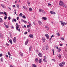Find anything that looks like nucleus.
Here are the masks:
<instances>
[{"label":"nucleus","instance_id":"nucleus-1","mask_svg":"<svg viewBox=\"0 0 67 67\" xmlns=\"http://www.w3.org/2000/svg\"><path fill=\"white\" fill-rule=\"evenodd\" d=\"M59 4L60 6H63L64 5V3L63 2L60 1L59 3Z\"/></svg>","mask_w":67,"mask_h":67},{"label":"nucleus","instance_id":"nucleus-2","mask_svg":"<svg viewBox=\"0 0 67 67\" xmlns=\"http://www.w3.org/2000/svg\"><path fill=\"white\" fill-rule=\"evenodd\" d=\"M46 60V56H44V59H43V61H44V62H47V61Z\"/></svg>","mask_w":67,"mask_h":67},{"label":"nucleus","instance_id":"nucleus-3","mask_svg":"<svg viewBox=\"0 0 67 67\" xmlns=\"http://www.w3.org/2000/svg\"><path fill=\"white\" fill-rule=\"evenodd\" d=\"M45 36L46 37L47 40H48V38H49V36H48V35L47 34H45Z\"/></svg>","mask_w":67,"mask_h":67},{"label":"nucleus","instance_id":"nucleus-4","mask_svg":"<svg viewBox=\"0 0 67 67\" xmlns=\"http://www.w3.org/2000/svg\"><path fill=\"white\" fill-rule=\"evenodd\" d=\"M1 6L3 8H4V9H5L6 7L4 5V4H1Z\"/></svg>","mask_w":67,"mask_h":67},{"label":"nucleus","instance_id":"nucleus-5","mask_svg":"<svg viewBox=\"0 0 67 67\" xmlns=\"http://www.w3.org/2000/svg\"><path fill=\"white\" fill-rule=\"evenodd\" d=\"M29 39H27V41L26 42H25V45H27V43H28V42H29Z\"/></svg>","mask_w":67,"mask_h":67},{"label":"nucleus","instance_id":"nucleus-6","mask_svg":"<svg viewBox=\"0 0 67 67\" xmlns=\"http://www.w3.org/2000/svg\"><path fill=\"white\" fill-rule=\"evenodd\" d=\"M50 13H51L52 14H56L55 12L52 11H51L50 12Z\"/></svg>","mask_w":67,"mask_h":67},{"label":"nucleus","instance_id":"nucleus-7","mask_svg":"<svg viewBox=\"0 0 67 67\" xmlns=\"http://www.w3.org/2000/svg\"><path fill=\"white\" fill-rule=\"evenodd\" d=\"M29 36L30 37V38H33V35H32L31 34L29 35Z\"/></svg>","mask_w":67,"mask_h":67},{"label":"nucleus","instance_id":"nucleus-8","mask_svg":"<svg viewBox=\"0 0 67 67\" xmlns=\"http://www.w3.org/2000/svg\"><path fill=\"white\" fill-rule=\"evenodd\" d=\"M16 25H17V26H16V29L17 30H18V28L19 27V25H18V24L17 23H16Z\"/></svg>","mask_w":67,"mask_h":67},{"label":"nucleus","instance_id":"nucleus-9","mask_svg":"<svg viewBox=\"0 0 67 67\" xmlns=\"http://www.w3.org/2000/svg\"><path fill=\"white\" fill-rule=\"evenodd\" d=\"M42 41L43 42H45V38L42 37Z\"/></svg>","mask_w":67,"mask_h":67},{"label":"nucleus","instance_id":"nucleus-10","mask_svg":"<svg viewBox=\"0 0 67 67\" xmlns=\"http://www.w3.org/2000/svg\"><path fill=\"white\" fill-rule=\"evenodd\" d=\"M8 40H9L10 43V44H12V40L11 39H10V40L8 39Z\"/></svg>","mask_w":67,"mask_h":67},{"label":"nucleus","instance_id":"nucleus-11","mask_svg":"<svg viewBox=\"0 0 67 67\" xmlns=\"http://www.w3.org/2000/svg\"><path fill=\"white\" fill-rule=\"evenodd\" d=\"M19 54H20V56H22L23 55V53H22V52H21V51L20 52Z\"/></svg>","mask_w":67,"mask_h":67},{"label":"nucleus","instance_id":"nucleus-12","mask_svg":"<svg viewBox=\"0 0 67 67\" xmlns=\"http://www.w3.org/2000/svg\"><path fill=\"white\" fill-rule=\"evenodd\" d=\"M42 20H47V18L46 17H43L42 18Z\"/></svg>","mask_w":67,"mask_h":67},{"label":"nucleus","instance_id":"nucleus-13","mask_svg":"<svg viewBox=\"0 0 67 67\" xmlns=\"http://www.w3.org/2000/svg\"><path fill=\"white\" fill-rule=\"evenodd\" d=\"M38 55L40 57H42V54L41 53H39Z\"/></svg>","mask_w":67,"mask_h":67},{"label":"nucleus","instance_id":"nucleus-14","mask_svg":"<svg viewBox=\"0 0 67 67\" xmlns=\"http://www.w3.org/2000/svg\"><path fill=\"white\" fill-rule=\"evenodd\" d=\"M16 20L15 19H12V22L13 23L14 22H16Z\"/></svg>","mask_w":67,"mask_h":67},{"label":"nucleus","instance_id":"nucleus-15","mask_svg":"<svg viewBox=\"0 0 67 67\" xmlns=\"http://www.w3.org/2000/svg\"><path fill=\"white\" fill-rule=\"evenodd\" d=\"M13 41L14 42H15L16 41V37H14L13 40Z\"/></svg>","mask_w":67,"mask_h":67},{"label":"nucleus","instance_id":"nucleus-16","mask_svg":"<svg viewBox=\"0 0 67 67\" xmlns=\"http://www.w3.org/2000/svg\"><path fill=\"white\" fill-rule=\"evenodd\" d=\"M59 65L60 67H63V64H62V63H60Z\"/></svg>","mask_w":67,"mask_h":67},{"label":"nucleus","instance_id":"nucleus-17","mask_svg":"<svg viewBox=\"0 0 67 67\" xmlns=\"http://www.w3.org/2000/svg\"><path fill=\"white\" fill-rule=\"evenodd\" d=\"M64 23H65L64 22V23H61V25H63H63H62V26H64L65 25V24H64Z\"/></svg>","mask_w":67,"mask_h":67},{"label":"nucleus","instance_id":"nucleus-18","mask_svg":"<svg viewBox=\"0 0 67 67\" xmlns=\"http://www.w3.org/2000/svg\"><path fill=\"white\" fill-rule=\"evenodd\" d=\"M61 51V49H60V48H59L58 50V52H60Z\"/></svg>","mask_w":67,"mask_h":67},{"label":"nucleus","instance_id":"nucleus-19","mask_svg":"<svg viewBox=\"0 0 67 67\" xmlns=\"http://www.w3.org/2000/svg\"><path fill=\"white\" fill-rule=\"evenodd\" d=\"M2 22H3V20H2V19L1 18H0V22L1 23Z\"/></svg>","mask_w":67,"mask_h":67},{"label":"nucleus","instance_id":"nucleus-20","mask_svg":"<svg viewBox=\"0 0 67 67\" xmlns=\"http://www.w3.org/2000/svg\"><path fill=\"white\" fill-rule=\"evenodd\" d=\"M35 60L36 63H38V60L37 58Z\"/></svg>","mask_w":67,"mask_h":67},{"label":"nucleus","instance_id":"nucleus-21","mask_svg":"<svg viewBox=\"0 0 67 67\" xmlns=\"http://www.w3.org/2000/svg\"><path fill=\"white\" fill-rule=\"evenodd\" d=\"M32 67H36V66L35 64H33L32 65Z\"/></svg>","mask_w":67,"mask_h":67},{"label":"nucleus","instance_id":"nucleus-22","mask_svg":"<svg viewBox=\"0 0 67 67\" xmlns=\"http://www.w3.org/2000/svg\"><path fill=\"white\" fill-rule=\"evenodd\" d=\"M38 23H39V25H41V24H42V22H41V21H39Z\"/></svg>","mask_w":67,"mask_h":67},{"label":"nucleus","instance_id":"nucleus-23","mask_svg":"<svg viewBox=\"0 0 67 67\" xmlns=\"http://www.w3.org/2000/svg\"><path fill=\"white\" fill-rule=\"evenodd\" d=\"M22 15H23L22 14V13H20L19 15V16H22Z\"/></svg>","mask_w":67,"mask_h":67},{"label":"nucleus","instance_id":"nucleus-24","mask_svg":"<svg viewBox=\"0 0 67 67\" xmlns=\"http://www.w3.org/2000/svg\"><path fill=\"white\" fill-rule=\"evenodd\" d=\"M42 11V9H40L39 10V11L40 12H41Z\"/></svg>","mask_w":67,"mask_h":67},{"label":"nucleus","instance_id":"nucleus-25","mask_svg":"<svg viewBox=\"0 0 67 67\" xmlns=\"http://www.w3.org/2000/svg\"><path fill=\"white\" fill-rule=\"evenodd\" d=\"M32 46H30V47H29V51H31V49H32Z\"/></svg>","mask_w":67,"mask_h":67},{"label":"nucleus","instance_id":"nucleus-26","mask_svg":"<svg viewBox=\"0 0 67 67\" xmlns=\"http://www.w3.org/2000/svg\"><path fill=\"white\" fill-rule=\"evenodd\" d=\"M29 10L30 11H32V10H33V9H32V8H29Z\"/></svg>","mask_w":67,"mask_h":67},{"label":"nucleus","instance_id":"nucleus-27","mask_svg":"<svg viewBox=\"0 0 67 67\" xmlns=\"http://www.w3.org/2000/svg\"><path fill=\"white\" fill-rule=\"evenodd\" d=\"M22 21L23 22H24V23H27V22H26V21L24 20H23Z\"/></svg>","mask_w":67,"mask_h":67},{"label":"nucleus","instance_id":"nucleus-28","mask_svg":"<svg viewBox=\"0 0 67 67\" xmlns=\"http://www.w3.org/2000/svg\"><path fill=\"white\" fill-rule=\"evenodd\" d=\"M4 13L5 15L6 16H7V13H6L5 12H4Z\"/></svg>","mask_w":67,"mask_h":67},{"label":"nucleus","instance_id":"nucleus-29","mask_svg":"<svg viewBox=\"0 0 67 67\" xmlns=\"http://www.w3.org/2000/svg\"><path fill=\"white\" fill-rule=\"evenodd\" d=\"M52 52H53V55H54V49H52Z\"/></svg>","mask_w":67,"mask_h":67},{"label":"nucleus","instance_id":"nucleus-30","mask_svg":"<svg viewBox=\"0 0 67 67\" xmlns=\"http://www.w3.org/2000/svg\"><path fill=\"white\" fill-rule=\"evenodd\" d=\"M28 32H31V30L30 29H29L28 30Z\"/></svg>","mask_w":67,"mask_h":67},{"label":"nucleus","instance_id":"nucleus-31","mask_svg":"<svg viewBox=\"0 0 67 67\" xmlns=\"http://www.w3.org/2000/svg\"><path fill=\"white\" fill-rule=\"evenodd\" d=\"M39 63H41L42 62V60H41V59H40L39 60Z\"/></svg>","mask_w":67,"mask_h":67},{"label":"nucleus","instance_id":"nucleus-32","mask_svg":"<svg viewBox=\"0 0 67 67\" xmlns=\"http://www.w3.org/2000/svg\"><path fill=\"white\" fill-rule=\"evenodd\" d=\"M8 55H9V56H11V55L10 54V53L8 52Z\"/></svg>","mask_w":67,"mask_h":67},{"label":"nucleus","instance_id":"nucleus-33","mask_svg":"<svg viewBox=\"0 0 67 67\" xmlns=\"http://www.w3.org/2000/svg\"><path fill=\"white\" fill-rule=\"evenodd\" d=\"M5 26L7 29H8V27H9V26L7 25H5Z\"/></svg>","mask_w":67,"mask_h":67},{"label":"nucleus","instance_id":"nucleus-34","mask_svg":"<svg viewBox=\"0 0 67 67\" xmlns=\"http://www.w3.org/2000/svg\"><path fill=\"white\" fill-rule=\"evenodd\" d=\"M41 12L43 13H45V11H44V10H42Z\"/></svg>","mask_w":67,"mask_h":67},{"label":"nucleus","instance_id":"nucleus-35","mask_svg":"<svg viewBox=\"0 0 67 67\" xmlns=\"http://www.w3.org/2000/svg\"><path fill=\"white\" fill-rule=\"evenodd\" d=\"M54 36H55V35H53L51 36V38H52L53 37H54Z\"/></svg>","mask_w":67,"mask_h":67},{"label":"nucleus","instance_id":"nucleus-36","mask_svg":"<svg viewBox=\"0 0 67 67\" xmlns=\"http://www.w3.org/2000/svg\"><path fill=\"white\" fill-rule=\"evenodd\" d=\"M23 18H24V19H26V17L25 15H23Z\"/></svg>","mask_w":67,"mask_h":67},{"label":"nucleus","instance_id":"nucleus-37","mask_svg":"<svg viewBox=\"0 0 67 67\" xmlns=\"http://www.w3.org/2000/svg\"><path fill=\"white\" fill-rule=\"evenodd\" d=\"M7 18H8V17H7V16H5L4 18V20H6V19H7Z\"/></svg>","mask_w":67,"mask_h":67},{"label":"nucleus","instance_id":"nucleus-38","mask_svg":"<svg viewBox=\"0 0 67 67\" xmlns=\"http://www.w3.org/2000/svg\"><path fill=\"white\" fill-rule=\"evenodd\" d=\"M58 57L59 58H61V57H61V55H60V54H59Z\"/></svg>","mask_w":67,"mask_h":67},{"label":"nucleus","instance_id":"nucleus-39","mask_svg":"<svg viewBox=\"0 0 67 67\" xmlns=\"http://www.w3.org/2000/svg\"><path fill=\"white\" fill-rule=\"evenodd\" d=\"M4 14V13L3 12H0V14Z\"/></svg>","mask_w":67,"mask_h":67},{"label":"nucleus","instance_id":"nucleus-40","mask_svg":"<svg viewBox=\"0 0 67 67\" xmlns=\"http://www.w3.org/2000/svg\"><path fill=\"white\" fill-rule=\"evenodd\" d=\"M1 62H3V58H1Z\"/></svg>","mask_w":67,"mask_h":67},{"label":"nucleus","instance_id":"nucleus-41","mask_svg":"<svg viewBox=\"0 0 67 67\" xmlns=\"http://www.w3.org/2000/svg\"><path fill=\"white\" fill-rule=\"evenodd\" d=\"M3 55H2V54L1 53L0 54V57H2Z\"/></svg>","mask_w":67,"mask_h":67},{"label":"nucleus","instance_id":"nucleus-42","mask_svg":"<svg viewBox=\"0 0 67 67\" xmlns=\"http://www.w3.org/2000/svg\"><path fill=\"white\" fill-rule=\"evenodd\" d=\"M27 4H28L29 5H30V2H28Z\"/></svg>","mask_w":67,"mask_h":67},{"label":"nucleus","instance_id":"nucleus-43","mask_svg":"<svg viewBox=\"0 0 67 67\" xmlns=\"http://www.w3.org/2000/svg\"><path fill=\"white\" fill-rule=\"evenodd\" d=\"M17 20H19V17H17L16 18Z\"/></svg>","mask_w":67,"mask_h":67},{"label":"nucleus","instance_id":"nucleus-44","mask_svg":"<svg viewBox=\"0 0 67 67\" xmlns=\"http://www.w3.org/2000/svg\"><path fill=\"white\" fill-rule=\"evenodd\" d=\"M17 7L18 8V9L19 8V5L18 4L17 5Z\"/></svg>","mask_w":67,"mask_h":67},{"label":"nucleus","instance_id":"nucleus-45","mask_svg":"<svg viewBox=\"0 0 67 67\" xmlns=\"http://www.w3.org/2000/svg\"><path fill=\"white\" fill-rule=\"evenodd\" d=\"M48 5L49 6L52 5V4H51L48 3Z\"/></svg>","mask_w":67,"mask_h":67},{"label":"nucleus","instance_id":"nucleus-46","mask_svg":"<svg viewBox=\"0 0 67 67\" xmlns=\"http://www.w3.org/2000/svg\"><path fill=\"white\" fill-rule=\"evenodd\" d=\"M63 7H64L65 8H67V7L66 5H64Z\"/></svg>","mask_w":67,"mask_h":67},{"label":"nucleus","instance_id":"nucleus-47","mask_svg":"<svg viewBox=\"0 0 67 67\" xmlns=\"http://www.w3.org/2000/svg\"><path fill=\"white\" fill-rule=\"evenodd\" d=\"M61 39L62 40H64V38L62 37L61 38Z\"/></svg>","mask_w":67,"mask_h":67},{"label":"nucleus","instance_id":"nucleus-48","mask_svg":"<svg viewBox=\"0 0 67 67\" xmlns=\"http://www.w3.org/2000/svg\"><path fill=\"white\" fill-rule=\"evenodd\" d=\"M57 35L58 36H60V34H59V33H58Z\"/></svg>","mask_w":67,"mask_h":67},{"label":"nucleus","instance_id":"nucleus-49","mask_svg":"<svg viewBox=\"0 0 67 67\" xmlns=\"http://www.w3.org/2000/svg\"><path fill=\"white\" fill-rule=\"evenodd\" d=\"M8 19H9V20H10V19H11V17H9L8 18Z\"/></svg>","mask_w":67,"mask_h":67},{"label":"nucleus","instance_id":"nucleus-50","mask_svg":"<svg viewBox=\"0 0 67 67\" xmlns=\"http://www.w3.org/2000/svg\"><path fill=\"white\" fill-rule=\"evenodd\" d=\"M6 45H7V46H9V44H8V43H6Z\"/></svg>","mask_w":67,"mask_h":67},{"label":"nucleus","instance_id":"nucleus-51","mask_svg":"<svg viewBox=\"0 0 67 67\" xmlns=\"http://www.w3.org/2000/svg\"><path fill=\"white\" fill-rule=\"evenodd\" d=\"M30 26V25H27V27L28 28H29Z\"/></svg>","mask_w":67,"mask_h":67},{"label":"nucleus","instance_id":"nucleus-52","mask_svg":"<svg viewBox=\"0 0 67 67\" xmlns=\"http://www.w3.org/2000/svg\"><path fill=\"white\" fill-rule=\"evenodd\" d=\"M23 8H24V9H26V7H25V6H23Z\"/></svg>","mask_w":67,"mask_h":67},{"label":"nucleus","instance_id":"nucleus-53","mask_svg":"<svg viewBox=\"0 0 67 67\" xmlns=\"http://www.w3.org/2000/svg\"><path fill=\"white\" fill-rule=\"evenodd\" d=\"M62 63L63 65H65V63L64 62H62Z\"/></svg>","mask_w":67,"mask_h":67},{"label":"nucleus","instance_id":"nucleus-54","mask_svg":"<svg viewBox=\"0 0 67 67\" xmlns=\"http://www.w3.org/2000/svg\"><path fill=\"white\" fill-rule=\"evenodd\" d=\"M2 37V35L1 34H0V37Z\"/></svg>","mask_w":67,"mask_h":67},{"label":"nucleus","instance_id":"nucleus-55","mask_svg":"<svg viewBox=\"0 0 67 67\" xmlns=\"http://www.w3.org/2000/svg\"><path fill=\"white\" fill-rule=\"evenodd\" d=\"M45 28H46V29H47L48 30V29H48V27H47L46 26H45Z\"/></svg>","mask_w":67,"mask_h":67},{"label":"nucleus","instance_id":"nucleus-56","mask_svg":"<svg viewBox=\"0 0 67 67\" xmlns=\"http://www.w3.org/2000/svg\"><path fill=\"white\" fill-rule=\"evenodd\" d=\"M27 34V32H26L25 33H24V34L25 35V34Z\"/></svg>","mask_w":67,"mask_h":67},{"label":"nucleus","instance_id":"nucleus-57","mask_svg":"<svg viewBox=\"0 0 67 67\" xmlns=\"http://www.w3.org/2000/svg\"><path fill=\"white\" fill-rule=\"evenodd\" d=\"M59 45L60 46H63V44H59Z\"/></svg>","mask_w":67,"mask_h":67},{"label":"nucleus","instance_id":"nucleus-58","mask_svg":"<svg viewBox=\"0 0 67 67\" xmlns=\"http://www.w3.org/2000/svg\"><path fill=\"white\" fill-rule=\"evenodd\" d=\"M52 60H53V61H54V62H55V59H52Z\"/></svg>","mask_w":67,"mask_h":67},{"label":"nucleus","instance_id":"nucleus-59","mask_svg":"<svg viewBox=\"0 0 67 67\" xmlns=\"http://www.w3.org/2000/svg\"><path fill=\"white\" fill-rule=\"evenodd\" d=\"M11 27L12 28V29H13V28H14V27H13V26L12 25L11 26Z\"/></svg>","mask_w":67,"mask_h":67},{"label":"nucleus","instance_id":"nucleus-60","mask_svg":"<svg viewBox=\"0 0 67 67\" xmlns=\"http://www.w3.org/2000/svg\"><path fill=\"white\" fill-rule=\"evenodd\" d=\"M18 31L19 32H20V29H19V28H18Z\"/></svg>","mask_w":67,"mask_h":67},{"label":"nucleus","instance_id":"nucleus-61","mask_svg":"<svg viewBox=\"0 0 67 67\" xmlns=\"http://www.w3.org/2000/svg\"><path fill=\"white\" fill-rule=\"evenodd\" d=\"M13 7H15V5H14L13 6Z\"/></svg>","mask_w":67,"mask_h":67},{"label":"nucleus","instance_id":"nucleus-62","mask_svg":"<svg viewBox=\"0 0 67 67\" xmlns=\"http://www.w3.org/2000/svg\"><path fill=\"white\" fill-rule=\"evenodd\" d=\"M29 25H31V24L30 23H29Z\"/></svg>","mask_w":67,"mask_h":67},{"label":"nucleus","instance_id":"nucleus-63","mask_svg":"<svg viewBox=\"0 0 67 67\" xmlns=\"http://www.w3.org/2000/svg\"><path fill=\"white\" fill-rule=\"evenodd\" d=\"M24 27L25 28V27H26V26H25V25H24Z\"/></svg>","mask_w":67,"mask_h":67},{"label":"nucleus","instance_id":"nucleus-64","mask_svg":"<svg viewBox=\"0 0 67 67\" xmlns=\"http://www.w3.org/2000/svg\"><path fill=\"white\" fill-rule=\"evenodd\" d=\"M56 48H57V49H58V47H56Z\"/></svg>","mask_w":67,"mask_h":67}]
</instances>
